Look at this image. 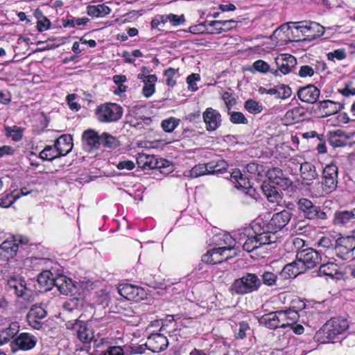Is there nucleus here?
<instances>
[{"instance_id": "obj_8", "label": "nucleus", "mask_w": 355, "mask_h": 355, "mask_svg": "<svg viewBox=\"0 0 355 355\" xmlns=\"http://www.w3.org/2000/svg\"><path fill=\"white\" fill-rule=\"evenodd\" d=\"M4 281L8 292H12L18 298L29 300L32 291L27 287L24 277L19 275H12L4 278Z\"/></svg>"}, {"instance_id": "obj_15", "label": "nucleus", "mask_w": 355, "mask_h": 355, "mask_svg": "<svg viewBox=\"0 0 355 355\" xmlns=\"http://www.w3.org/2000/svg\"><path fill=\"white\" fill-rule=\"evenodd\" d=\"M277 69H271L270 73L275 76L289 73L297 63L295 58L291 54H281L275 59Z\"/></svg>"}, {"instance_id": "obj_11", "label": "nucleus", "mask_w": 355, "mask_h": 355, "mask_svg": "<svg viewBox=\"0 0 355 355\" xmlns=\"http://www.w3.org/2000/svg\"><path fill=\"white\" fill-rule=\"evenodd\" d=\"M292 213L286 209L274 214L266 225L267 230L264 232L278 236L277 233L288 225Z\"/></svg>"}, {"instance_id": "obj_50", "label": "nucleus", "mask_w": 355, "mask_h": 355, "mask_svg": "<svg viewBox=\"0 0 355 355\" xmlns=\"http://www.w3.org/2000/svg\"><path fill=\"white\" fill-rule=\"evenodd\" d=\"M57 149L52 146L47 145L44 148L40 153L39 157L42 160L53 161L56 158L60 157Z\"/></svg>"}, {"instance_id": "obj_53", "label": "nucleus", "mask_w": 355, "mask_h": 355, "mask_svg": "<svg viewBox=\"0 0 355 355\" xmlns=\"http://www.w3.org/2000/svg\"><path fill=\"white\" fill-rule=\"evenodd\" d=\"M180 123V119L173 116L164 119L161 122V127L166 132H172Z\"/></svg>"}, {"instance_id": "obj_59", "label": "nucleus", "mask_w": 355, "mask_h": 355, "mask_svg": "<svg viewBox=\"0 0 355 355\" xmlns=\"http://www.w3.org/2000/svg\"><path fill=\"white\" fill-rule=\"evenodd\" d=\"M228 112L236 104V98L232 92H225L221 96Z\"/></svg>"}, {"instance_id": "obj_10", "label": "nucleus", "mask_w": 355, "mask_h": 355, "mask_svg": "<svg viewBox=\"0 0 355 355\" xmlns=\"http://www.w3.org/2000/svg\"><path fill=\"white\" fill-rule=\"evenodd\" d=\"M335 243V251L338 257L343 260L353 259L355 250L354 236H341L338 238Z\"/></svg>"}, {"instance_id": "obj_38", "label": "nucleus", "mask_w": 355, "mask_h": 355, "mask_svg": "<svg viewBox=\"0 0 355 355\" xmlns=\"http://www.w3.org/2000/svg\"><path fill=\"white\" fill-rule=\"evenodd\" d=\"M53 273L50 270H44L37 275V283L40 289L44 291H50L53 285Z\"/></svg>"}, {"instance_id": "obj_9", "label": "nucleus", "mask_w": 355, "mask_h": 355, "mask_svg": "<svg viewBox=\"0 0 355 355\" xmlns=\"http://www.w3.org/2000/svg\"><path fill=\"white\" fill-rule=\"evenodd\" d=\"M292 24H293V30L291 31L292 33H294V31L297 33L298 32L302 33V37H299L298 39H295V41H311L320 37L324 33L323 27L314 21H297L292 22Z\"/></svg>"}, {"instance_id": "obj_43", "label": "nucleus", "mask_w": 355, "mask_h": 355, "mask_svg": "<svg viewBox=\"0 0 355 355\" xmlns=\"http://www.w3.org/2000/svg\"><path fill=\"white\" fill-rule=\"evenodd\" d=\"M246 170L251 178H254L256 180H261L266 172L263 165L256 162H250L247 164Z\"/></svg>"}, {"instance_id": "obj_3", "label": "nucleus", "mask_w": 355, "mask_h": 355, "mask_svg": "<svg viewBox=\"0 0 355 355\" xmlns=\"http://www.w3.org/2000/svg\"><path fill=\"white\" fill-rule=\"evenodd\" d=\"M29 239L21 235H12L0 245V260L10 261L17 258L20 249L28 245Z\"/></svg>"}, {"instance_id": "obj_35", "label": "nucleus", "mask_w": 355, "mask_h": 355, "mask_svg": "<svg viewBox=\"0 0 355 355\" xmlns=\"http://www.w3.org/2000/svg\"><path fill=\"white\" fill-rule=\"evenodd\" d=\"M303 272H304V270L296 260L284 266L279 275L283 279H293Z\"/></svg>"}, {"instance_id": "obj_46", "label": "nucleus", "mask_w": 355, "mask_h": 355, "mask_svg": "<svg viewBox=\"0 0 355 355\" xmlns=\"http://www.w3.org/2000/svg\"><path fill=\"white\" fill-rule=\"evenodd\" d=\"M289 308L293 311H295L297 313H300V315L310 313L309 305L306 304L304 300L299 297H296L291 302V306Z\"/></svg>"}, {"instance_id": "obj_5", "label": "nucleus", "mask_w": 355, "mask_h": 355, "mask_svg": "<svg viewBox=\"0 0 355 355\" xmlns=\"http://www.w3.org/2000/svg\"><path fill=\"white\" fill-rule=\"evenodd\" d=\"M280 238L279 236H275L274 234H271L265 232L259 234L255 233L254 235H248L243 244V249L248 252H252L279 241Z\"/></svg>"}, {"instance_id": "obj_16", "label": "nucleus", "mask_w": 355, "mask_h": 355, "mask_svg": "<svg viewBox=\"0 0 355 355\" xmlns=\"http://www.w3.org/2000/svg\"><path fill=\"white\" fill-rule=\"evenodd\" d=\"M202 25L206 28L208 33L216 35L236 28L237 21L234 19L205 21Z\"/></svg>"}, {"instance_id": "obj_14", "label": "nucleus", "mask_w": 355, "mask_h": 355, "mask_svg": "<svg viewBox=\"0 0 355 355\" xmlns=\"http://www.w3.org/2000/svg\"><path fill=\"white\" fill-rule=\"evenodd\" d=\"M37 343V338L31 333L22 332L19 334L11 342L10 347L12 351L20 349L28 351L33 349Z\"/></svg>"}, {"instance_id": "obj_1", "label": "nucleus", "mask_w": 355, "mask_h": 355, "mask_svg": "<svg viewBox=\"0 0 355 355\" xmlns=\"http://www.w3.org/2000/svg\"><path fill=\"white\" fill-rule=\"evenodd\" d=\"M349 328L348 319L343 316L331 317L315 335L316 340L320 343H334L344 335Z\"/></svg>"}, {"instance_id": "obj_32", "label": "nucleus", "mask_w": 355, "mask_h": 355, "mask_svg": "<svg viewBox=\"0 0 355 355\" xmlns=\"http://www.w3.org/2000/svg\"><path fill=\"white\" fill-rule=\"evenodd\" d=\"M355 220V214L352 210L336 211L334 214L333 223L337 226H346Z\"/></svg>"}, {"instance_id": "obj_29", "label": "nucleus", "mask_w": 355, "mask_h": 355, "mask_svg": "<svg viewBox=\"0 0 355 355\" xmlns=\"http://www.w3.org/2000/svg\"><path fill=\"white\" fill-rule=\"evenodd\" d=\"M19 323L18 322H12L8 327L0 330V345H5L12 342L19 331Z\"/></svg>"}, {"instance_id": "obj_2", "label": "nucleus", "mask_w": 355, "mask_h": 355, "mask_svg": "<svg viewBox=\"0 0 355 355\" xmlns=\"http://www.w3.org/2000/svg\"><path fill=\"white\" fill-rule=\"evenodd\" d=\"M338 183V168L336 164H327L323 168L320 182H315L311 189L317 198L325 197L336 190Z\"/></svg>"}, {"instance_id": "obj_55", "label": "nucleus", "mask_w": 355, "mask_h": 355, "mask_svg": "<svg viewBox=\"0 0 355 355\" xmlns=\"http://www.w3.org/2000/svg\"><path fill=\"white\" fill-rule=\"evenodd\" d=\"M62 306L64 310L73 312L74 310L79 309L83 306V300L79 297L69 298L64 302Z\"/></svg>"}, {"instance_id": "obj_45", "label": "nucleus", "mask_w": 355, "mask_h": 355, "mask_svg": "<svg viewBox=\"0 0 355 355\" xmlns=\"http://www.w3.org/2000/svg\"><path fill=\"white\" fill-rule=\"evenodd\" d=\"M157 80L155 74L148 75L146 82L144 83V85L142 88V94L146 97H150L155 92V83Z\"/></svg>"}, {"instance_id": "obj_56", "label": "nucleus", "mask_w": 355, "mask_h": 355, "mask_svg": "<svg viewBox=\"0 0 355 355\" xmlns=\"http://www.w3.org/2000/svg\"><path fill=\"white\" fill-rule=\"evenodd\" d=\"M244 107L252 114H257L263 111V106L254 99L247 100L244 103Z\"/></svg>"}, {"instance_id": "obj_12", "label": "nucleus", "mask_w": 355, "mask_h": 355, "mask_svg": "<svg viewBox=\"0 0 355 355\" xmlns=\"http://www.w3.org/2000/svg\"><path fill=\"white\" fill-rule=\"evenodd\" d=\"M296 259L304 272L308 269H312L322 261L320 254L311 248H306L298 252Z\"/></svg>"}, {"instance_id": "obj_20", "label": "nucleus", "mask_w": 355, "mask_h": 355, "mask_svg": "<svg viewBox=\"0 0 355 355\" xmlns=\"http://www.w3.org/2000/svg\"><path fill=\"white\" fill-rule=\"evenodd\" d=\"M213 243L218 250L226 254H230V251L236 245L235 239L229 233H220L213 237Z\"/></svg>"}, {"instance_id": "obj_58", "label": "nucleus", "mask_w": 355, "mask_h": 355, "mask_svg": "<svg viewBox=\"0 0 355 355\" xmlns=\"http://www.w3.org/2000/svg\"><path fill=\"white\" fill-rule=\"evenodd\" d=\"M261 277V282L268 286H275L278 279L277 275L270 271H264Z\"/></svg>"}, {"instance_id": "obj_33", "label": "nucleus", "mask_w": 355, "mask_h": 355, "mask_svg": "<svg viewBox=\"0 0 355 355\" xmlns=\"http://www.w3.org/2000/svg\"><path fill=\"white\" fill-rule=\"evenodd\" d=\"M348 137L341 130L330 131L328 133V143L334 148L346 146L348 144Z\"/></svg>"}, {"instance_id": "obj_27", "label": "nucleus", "mask_w": 355, "mask_h": 355, "mask_svg": "<svg viewBox=\"0 0 355 355\" xmlns=\"http://www.w3.org/2000/svg\"><path fill=\"white\" fill-rule=\"evenodd\" d=\"M73 138L71 135L65 134L59 137L54 143V147L57 149L60 157L69 154L73 148Z\"/></svg>"}, {"instance_id": "obj_34", "label": "nucleus", "mask_w": 355, "mask_h": 355, "mask_svg": "<svg viewBox=\"0 0 355 355\" xmlns=\"http://www.w3.org/2000/svg\"><path fill=\"white\" fill-rule=\"evenodd\" d=\"M82 140L91 149L98 150L101 146V135H99L94 130L88 129L83 132Z\"/></svg>"}, {"instance_id": "obj_36", "label": "nucleus", "mask_w": 355, "mask_h": 355, "mask_svg": "<svg viewBox=\"0 0 355 355\" xmlns=\"http://www.w3.org/2000/svg\"><path fill=\"white\" fill-rule=\"evenodd\" d=\"M261 189L264 196L270 202L277 203L282 200V195L277 190L276 187L270 182H263Z\"/></svg>"}, {"instance_id": "obj_42", "label": "nucleus", "mask_w": 355, "mask_h": 355, "mask_svg": "<svg viewBox=\"0 0 355 355\" xmlns=\"http://www.w3.org/2000/svg\"><path fill=\"white\" fill-rule=\"evenodd\" d=\"M230 180L236 184L237 188L246 189L252 187L250 180L239 169L234 170L230 175Z\"/></svg>"}, {"instance_id": "obj_28", "label": "nucleus", "mask_w": 355, "mask_h": 355, "mask_svg": "<svg viewBox=\"0 0 355 355\" xmlns=\"http://www.w3.org/2000/svg\"><path fill=\"white\" fill-rule=\"evenodd\" d=\"M318 273L319 276H328L337 279H342L341 276H343L342 268L332 261H327L321 264Z\"/></svg>"}, {"instance_id": "obj_60", "label": "nucleus", "mask_w": 355, "mask_h": 355, "mask_svg": "<svg viewBox=\"0 0 355 355\" xmlns=\"http://www.w3.org/2000/svg\"><path fill=\"white\" fill-rule=\"evenodd\" d=\"M336 240V239L331 236H323L319 239L318 246L326 249H335Z\"/></svg>"}, {"instance_id": "obj_48", "label": "nucleus", "mask_w": 355, "mask_h": 355, "mask_svg": "<svg viewBox=\"0 0 355 355\" xmlns=\"http://www.w3.org/2000/svg\"><path fill=\"white\" fill-rule=\"evenodd\" d=\"M227 164L223 159L212 160L207 163L209 174L222 173L227 169Z\"/></svg>"}, {"instance_id": "obj_17", "label": "nucleus", "mask_w": 355, "mask_h": 355, "mask_svg": "<svg viewBox=\"0 0 355 355\" xmlns=\"http://www.w3.org/2000/svg\"><path fill=\"white\" fill-rule=\"evenodd\" d=\"M47 315L46 311L40 306L33 305L26 315L28 324L37 330L42 329L44 320Z\"/></svg>"}, {"instance_id": "obj_24", "label": "nucleus", "mask_w": 355, "mask_h": 355, "mask_svg": "<svg viewBox=\"0 0 355 355\" xmlns=\"http://www.w3.org/2000/svg\"><path fill=\"white\" fill-rule=\"evenodd\" d=\"M73 329L76 332V336L84 345L89 346L94 338V334L87 325L83 321H76L73 326Z\"/></svg>"}, {"instance_id": "obj_47", "label": "nucleus", "mask_w": 355, "mask_h": 355, "mask_svg": "<svg viewBox=\"0 0 355 355\" xmlns=\"http://www.w3.org/2000/svg\"><path fill=\"white\" fill-rule=\"evenodd\" d=\"M101 144L104 148L114 149L120 146V141L116 137L105 132L101 134Z\"/></svg>"}, {"instance_id": "obj_21", "label": "nucleus", "mask_w": 355, "mask_h": 355, "mask_svg": "<svg viewBox=\"0 0 355 355\" xmlns=\"http://www.w3.org/2000/svg\"><path fill=\"white\" fill-rule=\"evenodd\" d=\"M345 105V101H334L331 100H324L319 102L318 110L321 112L322 116H329L334 115L343 109Z\"/></svg>"}, {"instance_id": "obj_51", "label": "nucleus", "mask_w": 355, "mask_h": 355, "mask_svg": "<svg viewBox=\"0 0 355 355\" xmlns=\"http://www.w3.org/2000/svg\"><path fill=\"white\" fill-rule=\"evenodd\" d=\"M250 330V325L245 321L239 322L235 324L234 336L236 340H242L246 336V331Z\"/></svg>"}, {"instance_id": "obj_19", "label": "nucleus", "mask_w": 355, "mask_h": 355, "mask_svg": "<svg viewBox=\"0 0 355 355\" xmlns=\"http://www.w3.org/2000/svg\"><path fill=\"white\" fill-rule=\"evenodd\" d=\"M168 345V341L163 334L155 333L150 334L146 340L147 348L155 353L165 350Z\"/></svg>"}, {"instance_id": "obj_37", "label": "nucleus", "mask_w": 355, "mask_h": 355, "mask_svg": "<svg viewBox=\"0 0 355 355\" xmlns=\"http://www.w3.org/2000/svg\"><path fill=\"white\" fill-rule=\"evenodd\" d=\"M259 323L270 329L282 328L277 315V311L263 315L259 319Z\"/></svg>"}, {"instance_id": "obj_31", "label": "nucleus", "mask_w": 355, "mask_h": 355, "mask_svg": "<svg viewBox=\"0 0 355 355\" xmlns=\"http://www.w3.org/2000/svg\"><path fill=\"white\" fill-rule=\"evenodd\" d=\"M277 315L282 328L295 324L300 317V313H297L295 311H293L290 308L286 310H278Z\"/></svg>"}, {"instance_id": "obj_41", "label": "nucleus", "mask_w": 355, "mask_h": 355, "mask_svg": "<svg viewBox=\"0 0 355 355\" xmlns=\"http://www.w3.org/2000/svg\"><path fill=\"white\" fill-rule=\"evenodd\" d=\"M145 159L146 161L143 166L144 168L148 166L149 168H158L162 170L169 166V162L165 159H158L155 156L146 155ZM160 172L165 173L162 171H160Z\"/></svg>"}, {"instance_id": "obj_49", "label": "nucleus", "mask_w": 355, "mask_h": 355, "mask_svg": "<svg viewBox=\"0 0 355 355\" xmlns=\"http://www.w3.org/2000/svg\"><path fill=\"white\" fill-rule=\"evenodd\" d=\"M274 184H276L282 190L287 192H295L297 189V186L286 174L279 178Z\"/></svg>"}, {"instance_id": "obj_23", "label": "nucleus", "mask_w": 355, "mask_h": 355, "mask_svg": "<svg viewBox=\"0 0 355 355\" xmlns=\"http://www.w3.org/2000/svg\"><path fill=\"white\" fill-rule=\"evenodd\" d=\"M232 255L219 251L216 247L208 250L202 256L201 261L207 264L216 265L230 259Z\"/></svg>"}, {"instance_id": "obj_13", "label": "nucleus", "mask_w": 355, "mask_h": 355, "mask_svg": "<svg viewBox=\"0 0 355 355\" xmlns=\"http://www.w3.org/2000/svg\"><path fill=\"white\" fill-rule=\"evenodd\" d=\"M118 292L128 300L139 302L146 298V292L143 288L128 283L120 284Z\"/></svg>"}, {"instance_id": "obj_52", "label": "nucleus", "mask_w": 355, "mask_h": 355, "mask_svg": "<svg viewBox=\"0 0 355 355\" xmlns=\"http://www.w3.org/2000/svg\"><path fill=\"white\" fill-rule=\"evenodd\" d=\"M24 129L21 127L7 126L5 128V135L11 137L14 141H19L23 137Z\"/></svg>"}, {"instance_id": "obj_44", "label": "nucleus", "mask_w": 355, "mask_h": 355, "mask_svg": "<svg viewBox=\"0 0 355 355\" xmlns=\"http://www.w3.org/2000/svg\"><path fill=\"white\" fill-rule=\"evenodd\" d=\"M28 193H24L23 189L20 193L14 194V192L4 193L0 198V207L3 208L10 207L21 196H26Z\"/></svg>"}, {"instance_id": "obj_7", "label": "nucleus", "mask_w": 355, "mask_h": 355, "mask_svg": "<svg viewBox=\"0 0 355 355\" xmlns=\"http://www.w3.org/2000/svg\"><path fill=\"white\" fill-rule=\"evenodd\" d=\"M297 207L304 217L311 220L324 221L329 218L328 211L315 205L311 200L302 198L297 201Z\"/></svg>"}, {"instance_id": "obj_25", "label": "nucleus", "mask_w": 355, "mask_h": 355, "mask_svg": "<svg viewBox=\"0 0 355 355\" xmlns=\"http://www.w3.org/2000/svg\"><path fill=\"white\" fill-rule=\"evenodd\" d=\"M300 171L304 186H311L318 176L315 165L308 162L300 164Z\"/></svg>"}, {"instance_id": "obj_63", "label": "nucleus", "mask_w": 355, "mask_h": 355, "mask_svg": "<svg viewBox=\"0 0 355 355\" xmlns=\"http://www.w3.org/2000/svg\"><path fill=\"white\" fill-rule=\"evenodd\" d=\"M206 174H209L207 164H198L191 169L189 176L192 178H196Z\"/></svg>"}, {"instance_id": "obj_62", "label": "nucleus", "mask_w": 355, "mask_h": 355, "mask_svg": "<svg viewBox=\"0 0 355 355\" xmlns=\"http://www.w3.org/2000/svg\"><path fill=\"white\" fill-rule=\"evenodd\" d=\"M230 121L234 124H247L248 121L245 115L241 112H228Z\"/></svg>"}, {"instance_id": "obj_4", "label": "nucleus", "mask_w": 355, "mask_h": 355, "mask_svg": "<svg viewBox=\"0 0 355 355\" xmlns=\"http://www.w3.org/2000/svg\"><path fill=\"white\" fill-rule=\"evenodd\" d=\"M261 286V279L254 273L247 272L236 279L230 287L232 294L245 295L257 291Z\"/></svg>"}, {"instance_id": "obj_61", "label": "nucleus", "mask_w": 355, "mask_h": 355, "mask_svg": "<svg viewBox=\"0 0 355 355\" xmlns=\"http://www.w3.org/2000/svg\"><path fill=\"white\" fill-rule=\"evenodd\" d=\"M178 69L169 67L164 71V76L166 77V85L168 87H174L176 85V80L174 76L178 73Z\"/></svg>"}, {"instance_id": "obj_22", "label": "nucleus", "mask_w": 355, "mask_h": 355, "mask_svg": "<svg viewBox=\"0 0 355 355\" xmlns=\"http://www.w3.org/2000/svg\"><path fill=\"white\" fill-rule=\"evenodd\" d=\"M297 94L301 101L313 104L318 101L320 90L315 85L310 84L299 89Z\"/></svg>"}, {"instance_id": "obj_26", "label": "nucleus", "mask_w": 355, "mask_h": 355, "mask_svg": "<svg viewBox=\"0 0 355 355\" xmlns=\"http://www.w3.org/2000/svg\"><path fill=\"white\" fill-rule=\"evenodd\" d=\"M55 286L59 292L64 295H71L76 289V286L72 279L65 275H58L53 279Z\"/></svg>"}, {"instance_id": "obj_64", "label": "nucleus", "mask_w": 355, "mask_h": 355, "mask_svg": "<svg viewBox=\"0 0 355 355\" xmlns=\"http://www.w3.org/2000/svg\"><path fill=\"white\" fill-rule=\"evenodd\" d=\"M342 279L355 281V265H347L342 267Z\"/></svg>"}, {"instance_id": "obj_6", "label": "nucleus", "mask_w": 355, "mask_h": 355, "mask_svg": "<svg viewBox=\"0 0 355 355\" xmlns=\"http://www.w3.org/2000/svg\"><path fill=\"white\" fill-rule=\"evenodd\" d=\"M123 113V107L115 103H105L98 105L95 114L101 123H114L119 121Z\"/></svg>"}, {"instance_id": "obj_39", "label": "nucleus", "mask_w": 355, "mask_h": 355, "mask_svg": "<svg viewBox=\"0 0 355 355\" xmlns=\"http://www.w3.org/2000/svg\"><path fill=\"white\" fill-rule=\"evenodd\" d=\"M259 193L253 187L243 189L240 193L241 201L245 205H250L256 202L259 198Z\"/></svg>"}, {"instance_id": "obj_54", "label": "nucleus", "mask_w": 355, "mask_h": 355, "mask_svg": "<svg viewBox=\"0 0 355 355\" xmlns=\"http://www.w3.org/2000/svg\"><path fill=\"white\" fill-rule=\"evenodd\" d=\"M338 93L345 98L355 96V83L352 80L346 81L342 88L338 89Z\"/></svg>"}, {"instance_id": "obj_30", "label": "nucleus", "mask_w": 355, "mask_h": 355, "mask_svg": "<svg viewBox=\"0 0 355 355\" xmlns=\"http://www.w3.org/2000/svg\"><path fill=\"white\" fill-rule=\"evenodd\" d=\"M306 115V112L302 107H295L286 111L284 116L285 125H293L302 121Z\"/></svg>"}, {"instance_id": "obj_18", "label": "nucleus", "mask_w": 355, "mask_h": 355, "mask_svg": "<svg viewBox=\"0 0 355 355\" xmlns=\"http://www.w3.org/2000/svg\"><path fill=\"white\" fill-rule=\"evenodd\" d=\"M202 119L206 130L209 132L216 130L222 124L220 113L211 107L206 108L202 113Z\"/></svg>"}, {"instance_id": "obj_57", "label": "nucleus", "mask_w": 355, "mask_h": 355, "mask_svg": "<svg viewBox=\"0 0 355 355\" xmlns=\"http://www.w3.org/2000/svg\"><path fill=\"white\" fill-rule=\"evenodd\" d=\"M285 174L279 167H272L266 172V176L268 178L269 182L275 184L279 178Z\"/></svg>"}, {"instance_id": "obj_40", "label": "nucleus", "mask_w": 355, "mask_h": 355, "mask_svg": "<svg viewBox=\"0 0 355 355\" xmlns=\"http://www.w3.org/2000/svg\"><path fill=\"white\" fill-rule=\"evenodd\" d=\"M87 14L92 17H103L109 15L111 8L105 4L89 5L86 8Z\"/></svg>"}]
</instances>
